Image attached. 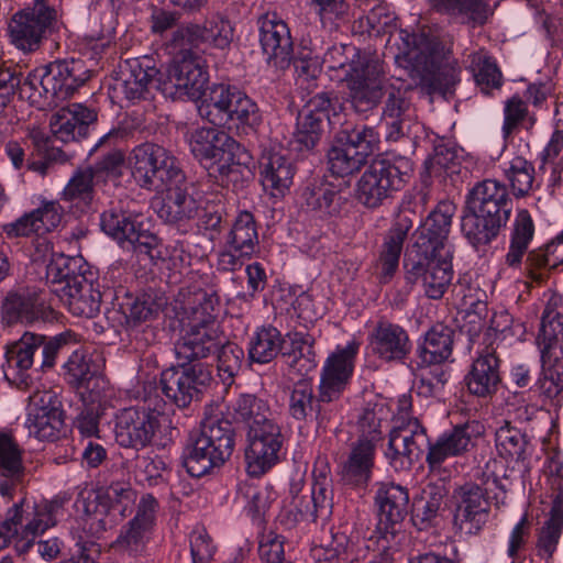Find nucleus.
<instances>
[{
  "label": "nucleus",
  "mask_w": 563,
  "mask_h": 563,
  "mask_svg": "<svg viewBox=\"0 0 563 563\" xmlns=\"http://www.w3.org/2000/svg\"><path fill=\"white\" fill-rule=\"evenodd\" d=\"M395 12L386 4L375 5L366 16L358 19L362 32L369 35L398 34L397 59L411 66L412 77L428 95L445 93L460 81L461 69L452 57L454 35L422 30L419 34L398 29Z\"/></svg>",
  "instance_id": "nucleus-1"
},
{
  "label": "nucleus",
  "mask_w": 563,
  "mask_h": 563,
  "mask_svg": "<svg viewBox=\"0 0 563 563\" xmlns=\"http://www.w3.org/2000/svg\"><path fill=\"white\" fill-rule=\"evenodd\" d=\"M23 450L15 438L0 431V503L8 506L0 523V547L14 539L19 553H26L35 539L57 523L64 501L55 497L32 507L24 488Z\"/></svg>",
  "instance_id": "nucleus-2"
},
{
  "label": "nucleus",
  "mask_w": 563,
  "mask_h": 563,
  "mask_svg": "<svg viewBox=\"0 0 563 563\" xmlns=\"http://www.w3.org/2000/svg\"><path fill=\"white\" fill-rule=\"evenodd\" d=\"M509 486L506 465L498 460L486 462L473 479L454 490V526L462 533L478 534L488 522L490 506L500 509L506 505Z\"/></svg>",
  "instance_id": "nucleus-3"
},
{
  "label": "nucleus",
  "mask_w": 563,
  "mask_h": 563,
  "mask_svg": "<svg viewBox=\"0 0 563 563\" xmlns=\"http://www.w3.org/2000/svg\"><path fill=\"white\" fill-rule=\"evenodd\" d=\"M468 213L463 217L462 232L474 245H486L507 225L512 211L505 184L496 179L477 183L467 194Z\"/></svg>",
  "instance_id": "nucleus-4"
},
{
  "label": "nucleus",
  "mask_w": 563,
  "mask_h": 563,
  "mask_svg": "<svg viewBox=\"0 0 563 563\" xmlns=\"http://www.w3.org/2000/svg\"><path fill=\"white\" fill-rule=\"evenodd\" d=\"M322 64L330 71L339 73L336 78L346 81L349 100L357 113L373 110L379 98L377 60H372L354 45H333L325 52Z\"/></svg>",
  "instance_id": "nucleus-5"
},
{
  "label": "nucleus",
  "mask_w": 563,
  "mask_h": 563,
  "mask_svg": "<svg viewBox=\"0 0 563 563\" xmlns=\"http://www.w3.org/2000/svg\"><path fill=\"white\" fill-rule=\"evenodd\" d=\"M222 406H210L199 434L186 446L183 464L191 477H202L222 466L233 453L234 431L228 419H220Z\"/></svg>",
  "instance_id": "nucleus-6"
},
{
  "label": "nucleus",
  "mask_w": 563,
  "mask_h": 563,
  "mask_svg": "<svg viewBox=\"0 0 563 563\" xmlns=\"http://www.w3.org/2000/svg\"><path fill=\"white\" fill-rule=\"evenodd\" d=\"M219 297L213 292L199 290L187 316L183 335L175 344L179 363H192L214 354L223 341V333L217 322L216 309Z\"/></svg>",
  "instance_id": "nucleus-7"
},
{
  "label": "nucleus",
  "mask_w": 563,
  "mask_h": 563,
  "mask_svg": "<svg viewBox=\"0 0 563 563\" xmlns=\"http://www.w3.org/2000/svg\"><path fill=\"white\" fill-rule=\"evenodd\" d=\"M199 115L213 124L249 135L262 124L258 104L236 86L216 84L210 87L198 107Z\"/></svg>",
  "instance_id": "nucleus-8"
},
{
  "label": "nucleus",
  "mask_w": 563,
  "mask_h": 563,
  "mask_svg": "<svg viewBox=\"0 0 563 563\" xmlns=\"http://www.w3.org/2000/svg\"><path fill=\"white\" fill-rule=\"evenodd\" d=\"M90 77L80 59L55 60L31 71L23 80L22 97L32 103L58 106L69 99Z\"/></svg>",
  "instance_id": "nucleus-9"
},
{
  "label": "nucleus",
  "mask_w": 563,
  "mask_h": 563,
  "mask_svg": "<svg viewBox=\"0 0 563 563\" xmlns=\"http://www.w3.org/2000/svg\"><path fill=\"white\" fill-rule=\"evenodd\" d=\"M374 500L377 507V523L371 540L375 542L377 551L396 553L408 539L404 529L409 504L408 490L394 483H380Z\"/></svg>",
  "instance_id": "nucleus-10"
},
{
  "label": "nucleus",
  "mask_w": 563,
  "mask_h": 563,
  "mask_svg": "<svg viewBox=\"0 0 563 563\" xmlns=\"http://www.w3.org/2000/svg\"><path fill=\"white\" fill-rule=\"evenodd\" d=\"M129 164L135 183L146 190L164 192L166 188L185 180L177 158L156 143L145 142L135 146L129 156Z\"/></svg>",
  "instance_id": "nucleus-11"
},
{
  "label": "nucleus",
  "mask_w": 563,
  "mask_h": 563,
  "mask_svg": "<svg viewBox=\"0 0 563 563\" xmlns=\"http://www.w3.org/2000/svg\"><path fill=\"white\" fill-rule=\"evenodd\" d=\"M209 81L208 66L202 57L188 48L176 53L164 71H159L157 88L172 99H200Z\"/></svg>",
  "instance_id": "nucleus-12"
},
{
  "label": "nucleus",
  "mask_w": 563,
  "mask_h": 563,
  "mask_svg": "<svg viewBox=\"0 0 563 563\" xmlns=\"http://www.w3.org/2000/svg\"><path fill=\"white\" fill-rule=\"evenodd\" d=\"M157 389L155 383L147 384L144 387V406L123 409L118 416L115 439L121 446L144 448L152 440L165 406Z\"/></svg>",
  "instance_id": "nucleus-13"
},
{
  "label": "nucleus",
  "mask_w": 563,
  "mask_h": 563,
  "mask_svg": "<svg viewBox=\"0 0 563 563\" xmlns=\"http://www.w3.org/2000/svg\"><path fill=\"white\" fill-rule=\"evenodd\" d=\"M411 172L410 162L405 158L373 161L357 181V200L367 208L379 207L402 188Z\"/></svg>",
  "instance_id": "nucleus-14"
},
{
  "label": "nucleus",
  "mask_w": 563,
  "mask_h": 563,
  "mask_svg": "<svg viewBox=\"0 0 563 563\" xmlns=\"http://www.w3.org/2000/svg\"><path fill=\"white\" fill-rule=\"evenodd\" d=\"M192 155L211 173L228 175L236 164L240 144L225 131L217 128H197L188 139Z\"/></svg>",
  "instance_id": "nucleus-15"
},
{
  "label": "nucleus",
  "mask_w": 563,
  "mask_h": 563,
  "mask_svg": "<svg viewBox=\"0 0 563 563\" xmlns=\"http://www.w3.org/2000/svg\"><path fill=\"white\" fill-rule=\"evenodd\" d=\"M405 279L420 283L423 294L433 300L441 299L453 278L452 254L416 253L405 261Z\"/></svg>",
  "instance_id": "nucleus-16"
},
{
  "label": "nucleus",
  "mask_w": 563,
  "mask_h": 563,
  "mask_svg": "<svg viewBox=\"0 0 563 563\" xmlns=\"http://www.w3.org/2000/svg\"><path fill=\"white\" fill-rule=\"evenodd\" d=\"M158 508L159 504L153 495H143L134 517L121 527L117 539L111 543V549L121 555H143L156 526Z\"/></svg>",
  "instance_id": "nucleus-17"
},
{
  "label": "nucleus",
  "mask_w": 563,
  "mask_h": 563,
  "mask_svg": "<svg viewBox=\"0 0 563 563\" xmlns=\"http://www.w3.org/2000/svg\"><path fill=\"white\" fill-rule=\"evenodd\" d=\"M341 412V405L333 404L322 391L314 394L312 383L307 379L298 380L288 399V413L306 424L314 422L317 431L325 430Z\"/></svg>",
  "instance_id": "nucleus-18"
},
{
  "label": "nucleus",
  "mask_w": 563,
  "mask_h": 563,
  "mask_svg": "<svg viewBox=\"0 0 563 563\" xmlns=\"http://www.w3.org/2000/svg\"><path fill=\"white\" fill-rule=\"evenodd\" d=\"M57 12L46 0H35L32 8L16 12L10 24L11 43L25 53L38 49L45 33L56 22Z\"/></svg>",
  "instance_id": "nucleus-19"
},
{
  "label": "nucleus",
  "mask_w": 563,
  "mask_h": 563,
  "mask_svg": "<svg viewBox=\"0 0 563 563\" xmlns=\"http://www.w3.org/2000/svg\"><path fill=\"white\" fill-rule=\"evenodd\" d=\"M260 253L257 224L249 211H241L228 233L225 250L219 253L218 269L234 272Z\"/></svg>",
  "instance_id": "nucleus-20"
},
{
  "label": "nucleus",
  "mask_w": 563,
  "mask_h": 563,
  "mask_svg": "<svg viewBox=\"0 0 563 563\" xmlns=\"http://www.w3.org/2000/svg\"><path fill=\"white\" fill-rule=\"evenodd\" d=\"M426 427L419 419H398L393 424L385 456L395 468H408L429 449Z\"/></svg>",
  "instance_id": "nucleus-21"
},
{
  "label": "nucleus",
  "mask_w": 563,
  "mask_h": 563,
  "mask_svg": "<svg viewBox=\"0 0 563 563\" xmlns=\"http://www.w3.org/2000/svg\"><path fill=\"white\" fill-rule=\"evenodd\" d=\"M25 426L30 435L40 441L59 439L65 428L62 402L51 390H36L29 397Z\"/></svg>",
  "instance_id": "nucleus-22"
},
{
  "label": "nucleus",
  "mask_w": 563,
  "mask_h": 563,
  "mask_svg": "<svg viewBox=\"0 0 563 563\" xmlns=\"http://www.w3.org/2000/svg\"><path fill=\"white\" fill-rule=\"evenodd\" d=\"M187 364L179 363L178 367L163 371L159 379L162 393L179 408L187 407L211 380L210 373L201 364Z\"/></svg>",
  "instance_id": "nucleus-23"
},
{
  "label": "nucleus",
  "mask_w": 563,
  "mask_h": 563,
  "mask_svg": "<svg viewBox=\"0 0 563 563\" xmlns=\"http://www.w3.org/2000/svg\"><path fill=\"white\" fill-rule=\"evenodd\" d=\"M358 344L354 341L336 349L327 357L320 372L318 391L333 404L340 399L352 379Z\"/></svg>",
  "instance_id": "nucleus-24"
},
{
  "label": "nucleus",
  "mask_w": 563,
  "mask_h": 563,
  "mask_svg": "<svg viewBox=\"0 0 563 563\" xmlns=\"http://www.w3.org/2000/svg\"><path fill=\"white\" fill-rule=\"evenodd\" d=\"M156 77H159V70L151 58L126 59L120 65V71L111 85L112 97L130 103L145 99Z\"/></svg>",
  "instance_id": "nucleus-25"
},
{
  "label": "nucleus",
  "mask_w": 563,
  "mask_h": 563,
  "mask_svg": "<svg viewBox=\"0 0 563 563\" xmlns=\"http://www.w3.org/2000/svg\"><path fill=\"white\" fill-rule=\"evenodd\" d=\"M451 201H441L415 232L413 249L422 254H452L448 236L455 213Z\"/></svg>",
  "instance_id": "nucleus-26"
},
{
  "label": "nucleus",
  "mask_w": 563,
  "mask_h": 563,
  "mask_svg": "<svg viewBox=\"0 0 563 563\" xmlns=\"http://www.w3.org/2000/svg\"><path fill=\"white\" fill-rule=\"evenodd\" d=\"M257 23L267 63L279 69L287 68L292 59V40L288 25L276 12L263 14Z\"/></svg>",
  "instance_id": "nucleus-27"
},
{
  "label": "nucleus",
  "mask_w": 563,
  "mask_h": 563,
  "mask_svg": "<svg viewBox=\"0 0 563 563\" xmlns=\"http://www.w3.org/2000/svg\"><path fill=\"white\" fill-rule=\"evenodd\" d=\"M367 340L371 354L387 364L405 362L412 349L407 330L388 320H379Z\"/></svg>",
  "instance_id": "nucleus-28"
},
{
  "label": "nucleus",
  "mask_w": 563,
  "mask_h": 563,
  "mask_svg": "<svg viewBox=\"0 0 563 563\" xmlns=\"http://www.w3.org/2000/svg\"><path fill=\"white\" fill-rule=\"evenodd\" d=\"M500 364L501 361L492 342L478 350L467 374L464 376L468 393L478 398L495 395L501 383Z\"/></svg>",
  "instance_id": "nucleus-29"
},
{
  "label": "nucleus",
  "mask_w": 563,
  "mask_h": 563,
  "mask_svg": "<svg viewBox=\"0 0 563 563\" xmlns=\"http://www.w3.org/2000/svg\"><path fill=\"white\" fill-rule=\"evenodd\" d=\"M42 291L32 289L12 290L7 294L1 306L2 322L31 324L49 317L52 310Z\"/></svg>",
  "instance_id": "nucleus-30"
},
{
  "label": "nucleus",
  "mask_w": 563,
  "mask_h": 563,
  "mask_svg": "<svg viewBox=\"0 0 563 563\" xmlns=\"http://www.w3.org/2000/svg\"><path fill=\"white\" fill-rule=\"evenodd\" d=\"M97 121V112L82 103H71L55 111L49 119V130L55 140L76 142L88 135L89 126Z\"/></svg>",
  "instance_id": "nucleus-31"
},
{
  "label": "nucleus",
  "mask_w": 563,
  "mask_h": 563,
  "mask_svg": "<svg viewBox=\"0 0 563 563\" xmlns=\"http://www.w3.org/2000/svg\"><path fill=\"white\" fill-rule=\"evenodd\" d=\"M55 295L74 316L95 318L100 312L101 292L85 276H77L70 284L56 287Z\"/></svg>",
  "instance_id": "nucleus-32"
},
{
  "label": "nucleus",
  "mask_w": 563,
  "mask_h": 563,
  "mask_svg": "<svg viewBox=\"0 0 563 563\" xmlns=\"http://www.w3.org/2000/svg\"><path fill=\"white\" fill-rule=\"evenodd\" d=\"M136 492L128 482H113L98 494V505L104 511L100 519L103 530L112 528L126 518L136 501Z\"/></svg>",
  "instance_id": "nucleus-33"
},
{
  "label": "nucleus",
  "mask_w": 563,
  "mask_h": 563,
  "mask_svg": "<svg viewBox=\"0 0 563 563\" xmlns=\"http://www.w3.org/2000/svg\"><path fill=\"white\" fill-rule=\"evenodd\" d=\"M537 345L543 368H553L563 357V314L558 310L543 311Z\"/></svg>",
  "instance_id": "nucleus-34"
},
{
  "label": "nucleus",
  "mask_w": 563,
  "mask_h": 563,
  "mask_svg": "<svg viewBox=\"0 0 563 563\" xmlns=\"http://www.w3.org/2000/svg\"><path fill=\"white\" fill-rule=\"evenodd\" d=\"M233 26L221 15H213L203 24H188L181 27L177 35L184 43L192 46L207 43L216 48L224 49L233 40Z\"/></svg>",
  "instance_id": "nucleus-35"
},
{
  "label": "nucleus",
  "mask_w": 563,
  "mask_h": 563,
  "mask_svg": "<svg viewBox=\"0 0 563 563\" xmlns=\"http://www.w3.org/2000/svg\"><path fill=\"white\" fill-rule=\"evenodd\" d=\"M471 423L455 426L440 434L433 443H429L426 462L431 470H437L450 457L460 456L468 450L472 442Z\"/></svg>",
  "instance_id": "nucleus-36"
},
{
  "label": "nucleus",
  "mask_w": 563,
  "mask_h": 563,
  "mask_svg": "<svg viewBox=\"0 0 563 563\" xmlns=\"http://www.w3.org/2000/svg\"><path fill=\"white\" fill-rule=\"evenodd\" d=\"M379 98L375 109L384 99L382 119H397L408 117L411 102L409 99L410 86L399 77L386 78L382 64L378 67Z\"/></svg>",
  "instance_id": "nucleus-37"
},
{
  "label": "nucleus",
  "mask_w": 563,
  "mask_h": 563,
  "mask_svg": "<svg viewBox=\"0 0 563 563\" xmlns=\"http://www.w3.org/2000/svg\"><path fill=\"white\" fill-rule=\"evenodd\" d=\"M295 175L294 164L284 155L268 152L260 162L263 188L272 197H283L289 190Z\"/></svg>",
  "instance_id": "nucleus-38"
},
{
  "label": "nucleus",
  "mask_w": 563,
  "mask_h": 563,
  "mask_svg": "<svg viewBox=\"0 0 563 563\" xmlns=\"http://www.w3.org/2000/svg\"><path fill=\"white\" fill-rule=\"evenodd\" d=\"M411 227V221L402 217L388 230L376 264L380 283H388L397 272L402 245Z\"/></svg>",
  "instance_id": "nucleus-39"
},
{
  "label": "nucleus",
  "mask_w": 563,
  "mask_h": 563,
  "mask_svg": "<svg viewBox=\"0 0 563 563\" xmlns=\"http://www.w3.org/2000/svg\"><path fill=\"white\" fill-rule=\"evenodd\" d=\"M220 405L227 409L224 419L243 424L246 431L276 417L268 401L253 394L240 395L230 406Z\"/></svg>",
  "instance_id": "nucleus-40"
},
{
  "label": "nucleus",
  "mask_w": 563,
  "mask_h": 563,
  "mask_svg": "<svg viewBox=\"0 0 563 563\" xmlns=\"http://www.w3.org/2000/svg\"><path fill=\"white\" fill-rule=\"evenodd\" d=\"M377 444L357 438L342 466V478L352 485H366L372 477Z\"/></svg>",
  "instance_id": "nucleus-41"
},
{
  "label": "nucleus",
  "mask_w": 563,
  "mask_h": 563,
  "mask_svg": "<svg viewBox=\"0 0 563 563\" xmlns=\"http://www.w3.org/2000/svg\"><path fill=\"white\" fill-rule=\"evenodd\" d=\"M563 265V231L547 244L528 252L525 271L529 278L542 282L547 273Z\"/></svg>",
  "instance_id": "nucleus-42"
},
{
  "label": "nucleus",
  "mask_w": 563,
  "mask_h": 563,
  "mask_svg": "<svg viewBox=\"0 0 563 563\" xmlns=\"http://www.w3.org/2000/svg\"><path fill=\"white\" fill-rule=\"evenodd\" d=\"M93 169L78 168L68 180L60 199L75 216L88 211L95 197Z\"/></svg>",
  "instance_id": "nucleus-43"
},
{
  "label": "nucleus",
  "mask_w": 563,
  "mask_h": 563,
  "mask_svg": "<svg viewBox=\"0 0 563 563\" xmlns=\"http://www.w3.org/2000/svg\"><path fill=\"white\" fill-rule=\"evenodd\" d=\"M534 223L527 209H519L512 223L508 252L505 255V264L510 268H520L523 256L533 240Z\"/></svg>",
  "instance_id": "nucleus-44"
},
{
  "label": "nucleus",
  "mask_w": 563,
  "mask_h": 563,
  "mask_svg": "<svg viewBox=\"0 0 563 563\" xmlns=\"http://www.w3.org/2000/svg\"><path fill=\"white\" fill-rule=\"evenodd\" d=\"M495 445L497 453L506 462H514L516 465L527 470V460L529 457V441L526 433L505 421L495 433Z\"/></svg>",
  "instance_id": "nucleus-45"
},
{
  "label": "nucleus",
  "mask_w": 563,
  "mask_h": 563,
  "mask_svg": "<svg viewBox=\"0 0 563 563\" xmlns=\"http://www.w3.org/2000/svg\"><path fill=\"white\" fill-rule=\"evenodd\" d=\"M390 417L391 409L385 399L366 401L357 416L358 438L378 444L383 439V426L389 421Z\"/></svg>",
  "instance_id": "nucleus-46"
},
{
  "label": "nucleus",
  "mask_w": 563,
  "mask_h": 563,
  "mask_svg": "<svg viewBox=\"0 0 563 563\" xmlns=\"http://www.w3.org/2000/svg\"><path fill=\"white\" fill-rule=\"evenodd\" d=\"M310 500L300 499L297 509L307 519L316 521L320 517H329L332 510L331 479L324 471L314 470Z\"/></svg>",
  "instance_id": "nucleus-47"
},
{
  "label": "nucleus",
  "mask_w": 563,
  "mask_h": 563,
  "mask_svg": "<svg viewBox=\"0 0 563 563\" xmlns=\"http://www.w3.org/2000/svg\"><path fill=\"white\" fill-rule=\"evenodd\" d=\"M165 191L167 196L159 210L161 218L170 223L196 219L200 205L187 194L186 179L184 183L166 188Z\"/></svg>",
  "instance_id": "nucleus-48"
},
{
  "label": "nucleus",
  "mask_w": 563,
  "mask_h": 563,
  "mask_svg": "<svg viewBox=\"0 0 563 563\" xmlns=\"http://www.w3.org/2000/svg\"><path fill=\"white\" fill-rule=\"evenodd\" d=\"M306 206L321 218L340 216L346 199L335 188L325 183L311 184L302 192Z\"/></svg>",
  "instance_id": "nucleus-49"
},
{
  "label": "nucleus",
  "mask_w": 563,
  "mask_h": 563,
  "mask_svg": "<svg viewBox=\"0 0 563 563\" xmlns=\"http://www.w3.org/2000/svg\"><path fill=\"white\" fill-rule=\"evenodd\" d=\"M453 350V331L438 323L424 335L423 343L418 349V355L426 365L441 364L449 360Z\"/></svg>",
  "instance_id": "nucleus-50"
},
{
  "label": "nucleus",
  "mask_w": 563,
  "mask_h": 563,
  "mask_svg": "<svg viewBox=\"0 0 563 563\" xmlns=\"http://www.w3.org/2000/svg\"><path fill=\"white\" fill-rule=\"evenodd\" d=\"M445 496L446 489L443 485H428L421 497L415 500L412 522L419 530H426L435 523Z\"/></svg>",
  "instance_id": "nucleus-51"
},
{
  "label": "nucleus",
  "mask_w": 563,
  "mask_h": 563,
  "mask_svg": "<svg viewBox=\"0 0 563 563\" xmlns=\"http://www.w3.org/2000/svg\"><path fill=\"white\" fill-rule=\"evenodd\" d=\"M285 441H267L246 445V472L252 477L267 473L280 461Z\"/></svg>",
  "instance_id": "nucleus-52"
},
{
  "label": "nucleus",
  "mask_w": 563,
  "mask_h": 563,
  "mask_svg": "<svg viewBox=\"0 0 563 563\" xmlns=\"http://www.w3.org/2000/svg\"><path fill=\"white\" fill-rule=\"evenodd\" d=\"M283 336L279 330L273 325L258 328L250 338L247 352L253 363L267 364L280 352Z\"/></svg>",
  "instance_id": "nucleus-53"
},
{
  "label": "nucleus",
  "mask_w": 563,
  "mask_h": 563,
  "mask_svg": "<svg viewBox=\"0 0 563 563\" xmlns=\"http://www.w3.org/2000/svg\"><path fill=\"white\" fill-rule=\"evenodd\" d=\"M121 238L120 247L128 252L145 254L153 257V250L157 246V236L148 229V223L142 213H134Z\"/></svg>",
  "instance_id": "nucleus-54"
},
{
  "label": "nucleus",
  "mask_w": 563,
  "mask_h": 563,
  "mask_svg": "<svg viewBox=\"0 0 563 563\" xmlns=\"http://www.w3.org/2000/svg\"><path fill=\"white\" fill-rule=\"evenodd\" d=\"M43 335L25 332L19 341L14 342L7 351L8 363L11 367L19 371L21 384L27 386L24 373L29 371L34 363V354L41 349Z\"/></svg>",
  "instance_id": "nucleus-55"
},
{
  "label": "nucleus",
  "mask_w": 563,
  "mask_h": 563,
  "mask_svg": "<svg viewBox=\"0 0 563 563\" xmlns=\"http://www.w3.org/2000/svg\"><path fill=\"white\" fill-rule=\"evenodd\" d=\"M102 364L99 354L74 352L66 363L69 383L76 388H88L90 380L101 372Z\"/></svg>",
  "instance_id": "nucleus-56"
},
{
  "label": "nucleus",
  "mask_w": 563,
  "mask_h": 563,
  "mask_svg": "<svg viewBox=\"0 0 563 563\" xmlns=\"http://www.w3.org/2000/svg\"><path fill=\"white\" fill-rule=\"evenodd\" d=\"M123 133L120 130H111L104 134L97 144L91 148L90 154L104 147L107 151L95 164L93 175L100 174L103 176H119L124 163V154L122 151L114 148L115 142L122 137Z\"/></svg>",
  "instance_id": "nucleus-57"
},
{
  "label": "nucleus",
  "mask_w": 563,
  "mask_h": 563,
  "mask_svg": "<svg viewBox=\"0 0 563 563\" xmlns=\"http://www.w3.org/2000/svg\"><path fill=\"white\" fill-rule=\"evenodd\" d=\"M366 159L354 147L349 146L338 135L328 152L329 170L338 177H345L357 172Z\"/></svg>",
  "instance_id": "nucleus-58"
},
{
  "label": "nucleus",
  "mask_w": 563,
  "mask_h": 563,
  "mask_svg": "<svg viewBox=\"0 0 563 563\" xmlns=\"http://www.w3.org/2000/svg\"><path fill=\"white\" fill-rule=\"evenodd\" d=\"M534 166L522 156H515L504 164V176L517 198L526 197L533 190Z\"/></svg>",
  "instance_id": "nucleus-59"
},
{
  "label": "nucleus",
  "mask_w": 563,
  "mask_h": 563,
  "mask_svg": "<svg viewBox=\"0 0 563 563\" xmlns=\"http://www.w3.org/2000/svg\"><path fill=\"white\" fill-rule=\"evenodd\" d=\"M503 113L501 133L505 139L514 135L519 128L532 129L537 121L536 114L529 111L527 102L517 93L505 100Z\"/></svg>",
  "instance_id": "nucleus-60"
},
{
  "label": "nucleus",
  "mask_w": 563,
  "mask_h": 563,
  "mask_svg": "<svg viewBox=\"0 0 563 563\" xmlns=\"http://www.w3.org/2000/svg\"><path fill=\"white\" fill-rule=\"evenodd\" d=\"M470 59L475 81L484 93L488 95L490 90L501 87V71L490 56L485 52H476L470 55Z\"/></svg>",
  "instance_id": "nucleus-61"
},
{
  "label": "nucleus",
  "mask_w": 563,
  "mask_h": 563,
  "mask_svg": "<svg viewBox=\"0 0 563 563\" xmlns=\"http://www.w3.org/2000/svg\"><path fill=\"white\" fill-rule=\"evenodd\" d=\"M429 2L438 12L465 16L477 24H483L488 15L487 4L483 0H429Z\"/></svg>",
  "instance_id": "nucleus-62"
},
{
  "label": "nucleus",
  "mask_w": 563,
  "mask_h": 563,
  "mask_svg": "<svg viewBox=\"0 0 563 563\" xmlns=\"http://www.w3.org/2000/svg\"><path fill=\"white\" fill-rule=\"evenodd\" d=\"M459 153L454 145L439 143L434 146L433 155L426 161L430 177L445 179L459 174Z\"/></svg>",
  "instance_id": "nucleus-63"
},
{
  "label": "nucleus",
  "mask_w": 563,
  "mask_h": 563,
  "mask_svg": "<svg viewBox=\"0 0 563 563\" xmlns=\"http://www.w3.org/2000/svg\"><path fill=\"white\" fill-rule=\"evenodd\" d=\"M351 147H354L360 155L366 159L372 155L379 144V134L373 126L365 124L356 125L353 129H343L336 134Z\"/></svg>",
  "instance_id": "nucleus-64"
}]
</instances>
